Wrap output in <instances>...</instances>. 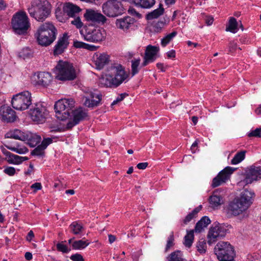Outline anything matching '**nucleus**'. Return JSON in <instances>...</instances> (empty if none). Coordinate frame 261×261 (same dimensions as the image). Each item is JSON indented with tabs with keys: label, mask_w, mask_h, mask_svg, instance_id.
I'll use <instances>...</instances> for the list:
<instances>
[{
	"label": "nucleus",
	"mask_w": 261,
	"mask_h": 261,
	"mask_svg": "<svg viewBox=\"0 0 261 261\" xmlns=\"http://www.w3.org/2000/svg\"><path fill=\"white\" fill-rule=\"evenodd\" d=\"M74 107V101L72 99L59 100L54 106L56 116L58 119L63 121L70 117L66 124L67 129L72 128L87 116L86 112L81 108L72 110Z\"/></svg>",
	"instance_id": "obj_1"
},
{
	"label": "nucleus",
	"mask_w": 261,
	"mask_h": 261,
	"mask_svg": "<svg viewBox=\"0 0 261 261\" xmlns=\"http://www.w3.org/2000/svg\"><path fill=\"white\" fill-rule=\"evenodd\" d=\"M128 77L129 73L125 71L121 65L114 64L109 68L108 73L102 80L106 87L116 88L123 82L128 81Z\"/></svg>",
	"instance_id": "obj_2"
},
{
	"label": "nucleus",
	"mask_w": 261,
	"mask_h": 261,
	"mask_svg": "<svg viewBox=\"0 0 261 261\" xmlns=\"http://www.w3.org/2000/svg\"><path fill=\"white\" fill-rule=\"evenodd\" d=\"M57 30L50 22L41 24L35 34V37L38 44L43 46L50 45L56 39Z\"/></svg>",
	"instance_id": "obj_3"
},
{
	"label": "nucleus",
	"mask_w": 261,
	"mask_h": 261,
	"mask_svg": "<svg viewBox=\"0 0 261 261\" xmlns=\"http://www.w3.org/2000/svg\"><path fill=\"white\" fill-rule=\"evenodd\" d=\"M31 16L38 21H43L49 15L50 11L48 2L44 0H33L28 8Z\"/></svg>",
	"instance_id": "obj_4"
},
{
	"label": "nucleus",
	"mask_w": 261,
	"mask_h": 261,
	"mask_svg": "<svg viewBox=\"0 0 261 261\" xmlns=\"http://www.w3.org/2000/svg\"><path fill=\"white\" fill-rule=\"evenodd\" d=\"M12 29L18 35H25L30 27V23L27 14L23 11L16 13L11 20Z\"/></svg>",
	"instance_id": "obj_5"
},
{
	"label": "nucleus",
	"mask_w": 261,
	"mask_h": 261,
	"mask_svg": "<svg viewBox=\"0 0 261 261\" xmlns=\"http://www.w3.org/2000/svg\"><path fill=\"white\" fill-rule=\"evenodd\" d=\"M56 77L60 81H72L76 77L74 68L68 62L60 61L56 66Z\"/></svg>",
	"instance_id": "obj_6"
},
{
	"label": "nucleus",
	"mask_w": 261,
	"mask_h": 261,
	"mask_svg": "<svg viewBox=\"0 0 261 261\" xmlns=\"http://www.w3.org/2000/svg\"><path fill=\"white\" fill-rule=\"evenodd\" d=\"M215 254L219 261H233L235 256L233 248L228 242H220L215 247Z\"/></svg>",
	"instance_id": "obj_7"
},
{
	"label": "nucleus",
	"mask_w": 261,
	"mask_h": 261,
	"mask_svg": "<svg viewBox=\"0 0 261 261\" xmlns=\"http://www.w3.org/2000/svg\"><path fill=\"white\" fill-rule=\"evenodd\" d=\"M102 12L109 17H115L124 13V9L121 2L109 0L102 6Z\"/></svg>",
	"instance_id": "obj_8"
},
{
	"label": "nucleus",
	"mask_w": 261,
	"mask_h": 261,
	"mask_svg": "<svg viewBox=\"0 0 261 261\" xmlns=\"http://www.w3.org/2000/svg\"><path fill=\"white\" fill-rule=\"evenodd\" d=\"M11 103L15 109L25 110L32 103L31 94L28 91L19 93L13 96Z\"/></svg>",
	"instance_id": "obj_9"
},
{
	"label": "nucleus",
	"mask_w": 261,
	"mask_h": 261,
	"mask_svg": "<svg viewBox=\"0 0 261 261\" xmlns=\"http://www.w3.org/2000/svg\"><path fill=\"white\" fill-rule=\"evenodd\" d=\"M226 233V229L221 224L213 225L209 229L207 234V243L211 245L217 240L225 237Z\"/></svg>",
	"instance_id": "obj_10"
},
{
	"label": "nucleus",
	"mask_w": 261,
	"mask_h": 261,
	"mask_svg": "<svg viewBox=\"0 0 261 261\" xmlns=\"http://www.w3.org/2000/svg\"><path fill=\"white\" fill-rule=\"evenodd\" d=\"M101 100V95L98 91L87 89L83 96L84 105L88 108L97 106Z\"/></svg>",
	"instance_id": "obj_11"
},
{
	"label": "nucleus",
	"mask_w": 261,
	"mask_h": 261,
	"mask_svg": "<svg viewBox=\"0 0 261 261\" xmlns=\"http://www.w3.org/2000/svg\"><path fill=\"white\" fill-rule=\"evenodd\" d=\"M48 114V111L42 103H36L34 108L30 110L31 119L37 123L44 122Z\"/></svg>",
	"instance_id": "obj_12"
},
{
	"label": "nucleus",
	"mask_w": 261,
	"mask_h": 261,
	"mask_svg": "<svg viewBox=\"0 0 261 261\" xmlns=\"http://www.w3.org/2000/svg\"><path fill=\"white\" fill-rule=\"evenodd\" d=\"M245 178L240 182L243 185L251 184L261 178V166H251L248 168L245 173Z\"/></svg>",
	"instance_id": "obj_13"
},
{
	"label": "nucleus",
	"mask_w": 261,
	"mask_h": 261,
	"mask_svg": "<svg viewBox=\"0 0 261 261\" xmlns=\"http://www.w3.org/2000/svg\"><path fill=\"white\" fill-rule=\"evenodd\" d=\"M233 170L230 167H226L221 171L218 174L214 177L212 183V187H217L226 182L229 178L230 175L233 173Z\"/></svg>",
	"instance_id": "obj_14"
},
{
	"label": "nucleus",
	"mask_w": 261,
	"mask_h": 261,
	"mask_svg": "<svg viewBox=\"0 0 261 261\" xmlns=\"http://www.w3.org/2000/svg\"><path fill=\"white\" fill-rule=\"evenodd\" d=\"M106 32L103 29H95L89 31L84 36V39L90 42H99L106 37Z\"/></svg>",
	"instance_id": "obj_15"
},
{
	"label": "nucleus",
	"mask_w": 261,
	"mask_h": 261,
	"mask_svg": "<svg viewBox=\"0 0 261 261\" xmlns=\"http://www.w3.org/2000/svg\"><path fill=\"white\" fill-rule=\"evenodd\" d=\"M135 22L134 18L126 16L116 19L114 24L116 29L126 32L134 25Z\"/></svg>",
	"instance_id": "obj_16"
},
{
	"label": "nucleus",
	"mask_w": 261,
	"mask_h": 261,
	"mask_svg": "<svg viewBox=\"0 0 261 261\" xmlns=\"http://www.w3.org/2000/svg\"><path fill=\"white\" fill-rule=\"evenodd\" d=\"M84 16L88 21L102 24H104L107 20L103 15L92 9L86 10Z\"/></svg>",
	"instance_id": "obj_17"
},
{
	"label": "nucleus",
	"mask_w": 261,
	"mask_h": 261,
	"mask_svg": "<svg viewBox=\"0 0 261 261\" xmlns=\"http://www.w3.org/2000/svg\"><path fill=\"white\" fill-rule=\"evenodd\" d=\"M223 193V190L221 189H217L213 192L208 199L211 207L214 209L218 208L224 203Z\"/></svg>",
	"instance_id": "obj_18"
},
{
	"label": "nucleus",
	"mask_w": 261,
	"mask_h": 261,
	"mask_svg": "<svg viewBox=\"0 0 261 261\" xmlns=\"http://www.w3.org/2000/svg\"><path fill=\"white\" fill-rule=\"evenodd\" d=\"M93 62L97 69H102L110 61L109 56L105 53H95L92 57Z\"/></svg>",
	"instance_id": "obj_19"
},
{
	"label": "nucleus",
	"mask_w": 261,
	"mask_h": 261,
	"mask_svg": "<svg viewBox=\"0 0 261 261\" xmlns=\"http://www.w3.org/2000/svg\"><path fill=\"white\" fill-rule=\"evenodd\" d=\"M247 208V206L241 202L238 198H235L229 204L228 206L229 211L234 216L239 215Z\"/></svg>",
	"instance_id": "obj_20"
},
{
	"label": "nucleus",
	"mask_w": 261,
	"mask_h": 261,
	"mask_svg": "<svg viewBox=\"0 0 261 261\" xmlns=\"http://www.w3.org/2000/svg\"><path fill=\"white\" fill-rule=\"evenodd\" d=\"M0 118L4 121L12 122L16 120V116L14 110L4 106L0 108Z\"/></svg>",
	"instance_id": "obj_21"
},
{
	"label": "nucleus",
	"mask_w": 261,
	"mask_h": 261,
	"mask_svg": "<svg viewBox=\"0 0 261 261\" xmlns=\"http://www.w3.org/2000/svg\"><path fill=\"white\" fill-rule=\"evenodd\" d=\"M69 45L68 37L67 34H64L58 38V41L54 47V54L59 55L62 54Z\"/></svg>",
	"instance_id": "obj_22"
},
{
	"label": "nucleus",
	"mask_w": 261,
	"mask_h": 261,
	"mask_svg": "<svg viewBox=\"0 0 261 261\" xmlns=\"http://www.w3.org/2000/svg\"><path fill=\"white\" fill-rule=\"evenodd\" d=\"M64 13L69 17H74L79 16L82 11V9L76 5L71 3H66L63 6Z\"/></svg>",
	"instance_id": "obj_23"
},
{
	"label": "nucleus",
	"mask_w": 261,
	"mask_h": 261,
	"mask_svg": "<svg viewBox=\"0 0 261 261\" xmlns=\"http://www.w3.org/2000/svg\"><path fill=\"white\" fill-rule=\"evenodd\" d=\"M52 139L50 138L44 139L41 144L35 148L31 152L32 155L42 157L44 155V150L48 145L52 143Z\"/></svg>",
	"instance_id": "obj_24"
},
{
	"label": "nucleus",
	"mask_w": 261,
	"mask_h": 261,
	"mask_svg": "<svg viewBox=\"0 0 261 261\" xmlns=\"http://www.w3.org/2000/svg\"><path fill=\"white\" fill-rule=\"evenodd\" d=\"M254 195V193L248 190H244L240 196V198H237L240 201L243 203L247 206V207L249 206L252 203L253 197Z\"/></svg>",
	"instance_id": "obj_25"
},
{
	"label": "nucleus",
	"mask_w": 261,
	"mask_h": 261,
	"mask_svg": "<svg viewBox=\"0 0 261 261\" xmlns=\"http://www.w3.org/2000/svg\"><path fill=\"white\" fill-rule=\"evenodd\" d=\"M24 137L23 141H27L28 144L32 147L40 143L41 140L39 135L29 132H25Z\"/></svg>",
	"instance_id": "obj_26"
},
{
	"label": "nucleus",
	"mask_w": 261,
	"mask_h": 261,
	"mask_svg": "<svg viewBox=\"0 0 261 261\" xmlns=\"http://www.w3.org/2000/svg\"><path fill=\"white\" fill-rule=\"evenodd\" d=\"M52 76L47 72H40L37 75V83L39 85L46 86L52 81Z\"/></svg>",
	"instance_id": "obj_27"
},
{
	"label": "nucleus",
	"mask_w": 261,
	"mask_h": 261,
	"mask_svg": "<svg viewBox=\"0 0 261 261\" xmlns=\"http://www.w3.org/2000/svg\"><path fill=\"white\" fill-rule=\"evenodd\" d=\"M6 147L8 149L19 154H25L29 151L23 144L18 142H16L14 144H8Z\"/></svg>",
	"instance_id": "obj_28"
},
{
	"label": "nucleus",
	"mask_w": 261,
	"mask_h": 261,
	"mask_svg": "<svg viewBox=\"0 0 261 261\" xmlns=\"http://www.w3.org/2000/svg\"><path fill=\"white\" fill-rule=\"evenodd\" d=\"M159 50L160 48L158 46L148 45L145 50V56L147 57L148 59H150L151 62H153L156 59Z\"/></svg>",
	"instance_id": "obj_29"
},
{
	"label": "nucleus",
	"mask_w": 261,
	"mask_h": 261,
	"mask_svg": "<svg viewBox=\"0 0 261 261\" xmlns=\"http://www.w3.org/2000/svg\"><path fill=\"white\" fill-rule=\"evenodd\" d=\"M136 6L144 9H149L155 4V0H127Z\"/></svg>",
	"instance_id": "obj_30"
},
{
	"label": "nucleus",
	"mask_w": 261,
	"mask_h": 261,
	"mask_svg": "<svg viewBox=\"0 0 261 261\" xmlns=\"http://www.w3.org/2000/svg\"><path fill=\"white\" fill-rule=\"evenodd\" d=\"M25 132H23L19 129H15L7 132L5 135V138H13L23 141L25 138Z\"/></svg>",
	"instance_id": "obj_31"
},
{
	"label": "nucleus",
	"mask_w": 261,
	"mask_h": 261,
	"mask_svg": "<svg viewBox=\"0 0 261 261\" xmlns=\"http://www.w3.org/2000/svg\"><path fill=\"white\" fill-rule=\"evenodd\" d=\"M211 223V220L208 217H203L196 224L194 231L196 232H200L203 229Z\"/></svg>",
	"instance_id": "obj_32"
},
{
	"label": "nucleus",
	"mask_w": 261,
	"mask_h": 261,
	"mask_svg": "<svg viewBox=\"0 0 261 261\" xmlns=\"http://www.w3.org/2000/svg\"><path fill=\"white\" fill-rule=\"evenodd\" d=\"M5 154L6 159L9 164L18 165L23 162L22 156L14 154L9 151H6Z\"/></svg>",
	"instance_id": "obj_33"
},
{
	"label": "nucleus",
	"mask_w": 261,
	"mask_h": 261,
	"mask_svg": "<svg viewBox=\"0 0 261 261\" xmlns=\"http://www.w3.org/2000/svg\"><path fill=\"white\" fill-rule=\"evenodd\" d=\"M164 11V9L162 7V5L160 4V6L158 9L154 10L146 15V18L147 20H151L153 19L157 18L163 14Z\"/></svg>",
	"instance_id": "obj_34"
},
{
	"label": "nucleus",
	"mask_w": 261,
	"mask_h": 261,
	"mask_svg": "<svg viewBox=\"0 0 261 261\" xmlns=\"http://www.w3.org/2000/svg\"><path fill=\"white\" fill-rule=\"evenodd\" d=\"M239 23L236 18L231 17L229 18L228 24L226 28V31L230 32L232 33H236L238 31Z\"/></svg>",
	"instance_id": "obj_35"
},
{
	"label": "nucleus",
	"mask_w": 261,
	"mask_h": 261,
	"mask_svg": "<svg viewBox=\"0 0 261 261\" xmlns=\"http://www.w3.org/2000/svg\"><path fill=\"white\" fill-rule=\"evenodd\" d=\"M167 261H186V260L183 258L181 252L176 250L172 252L167 257Z\"/></svg>",
	"instance_id": "obj_36"
},
{
	"label": "nucleus",
	"mask_w": 261,
	"mask_h": 261,
	"mask_svg": "<svg viewBox=\"0 0 261 261\" xmlns=\"http://www.w3.org/2000/svg\"><path fill=\"white\" fill-rule=\"evenodd\" d=\"M90 244L88 240H80L75 241L72 243V247L73 249L80 250L85 248Z\"/></svg>",
	"instance_id": "obj_37"
},
{
	"label": "nucleus",
	"mask_w": 261,
	"mask_h": 261,
	"mask_svg": "<svg viewBox=\"0 0 261 261\" xmlns=\"http://www.w3.org/2000/svg\"><path fill=\"white\" fill-rule=\"evenodd\" d=\"M246 151H241L238 152L231 161L232 165H236L242 162L245 157Z\"/></svg>",
	"instance_id": "obj_38"
},
{
	"label": "nucleus",
	"mask_w": 261,
	"mask_h": 261,
	"mask_svg": "<svg viewBox=\"0 0 261 261\" xmlns=\"http://www.w3.org/2000/svg\"><path fill=\"white\" fill-rule=\"evenodd\" d=\"M202 206L199 205L196 207L191 213L189 214L184 220V223L187 224L193 218H194L197 213L201 210Z\"/></svg>",
	"instance_id": "obj_39"
},
{
	"label": "nucleus",
	"mask_w": 261,
	"mask_h": 261,
	"mask_svg": "<svg viewBox=\"0 0 261 261\" xmlns=\"http://www.w3.org/2000/svg\"><path fill=\"white\" fill-rule=\"evenodd\" d=\"M177 35V32L174 31L169 34H167L161 40V45L162 46L165 47Z\"/></svg>",
	"instance_id": "obj_40"
},
{
	"label": "nucleus",
	"mask_w": 261,
	"mask_h": 261,
	"mask_svg": "<svg viewBox=\"0 0 261 261\" xmlns=\"http://www.w3.org/2000/svg\"><path fill=\"white\" fill-rule=\"evenodd\" d=\"M70 228L72 233L74 234H80L83 229V226L77 222H72L70 225Z\"/></svg>",
	"instance_id": "obj_41"
},
{
	"label": "nucleus",
	"mask_w": 261,
	"mask_h": 261,
	"mask_svg": "<svg viewBox=\"0 0 261 261\" xmlns=\"http://www.w3.org/2000/svg\"><path fill=\"white\" fill-rule=\"evenodd\" d=\"M193 239L194 230H191L188 232L187 235L185 237V245L189 248L190 247L193 243Z\"/></svg>",
	"instance_id": "obj_42"
},
{
	"label": "nucleus",
	"mask_w": 261,
	"mask_h": 261,
	"mask_svg": "<svg viewBox=\"0 0 261 261\" xmlns=\"http://www.w3.org/2000/svg\"><path fill=\"white\" fill-rule=\"evenodd\" d=\"M140 63V59H135L132 61V74L134 76L139 72V66Z\"/></svg>",
	"instance_id": "obj_43"
},
{
	"label": "nucleus",
	"mask_w": 261,
	"mask_h": 261,
	"mask_svg": "<svg viewBox=\"0 0 261 261\" xmlns=\"http://www.w3.org/2000/svg\"><path fill=\"white\" fill-rule=\"evenodd\" d=\"M31 56L32 51L29 47L23 48L19 53V56L23 59L29 58Z\"/></svg>",
	"instance_id": "obj_44"
},
{
	"label": "nucleus",
	"mask_w": 261,
	"mask_h": 261,
	"mask_svg": "<svg viewBox=\"0 0 261 261\" xmlns=\"http://www.w3.org/2000/svg\"><path fill=\"white\" fill-rule=\"evenodd\" d=\"M174 233H173V232L172 231L170 233V234L167 239V244H166L165 249V251L166 252L168 251V250L170 249V248L174 245Z\"/></svg>",
	"instance_id": "obj_45"
},
{
	"label": "nucleus",
	"mask_w": 261,
	"mask_h": 261,
	"mask_svg": "<svg viewBox=\"0 0 261 261\" xmlns=\"http://www.w3.org/2000/svg\"><path fill=\"white\" fill-rule=\"evenodd\" d=\"M66 13L64 12L63 10L58 7L56 9L55 14L57 18L61 22L64 20V16Z\"/></svg>",
	"instance_id": "obj_46"
},
{
	"label": "nucleus",
	"mask_w": 261,
	"mask_h": 261,
	"mask_svg": "<svg viewBox=\"0 0 261 261\" xmlns=\"http://www.w3.org/2000/svg\"><path fill=\"white\" fill-rule=\"evenodd\" d=\"M73 20L71 21V23L77 29H81L83 26L84 24L81 21L80 17L79 16L73 17Z\"/></svg>",
	"instance_id": "obj_47"
},
{
	"label": "nucleus",
	"mask_w": 261,
	"mask_h": 261,
	"mask_svg": "<svg viewBox=\"0 0 261 261\" xmlns=\"http://www.w3.org/2000/svg\"><path fill=\"white\" fill-rule=\"evenodd\" d=\"M57 248L58 251L63 253H68L70 251V249L64 245L63 242L58 243L57 244Z\"/></svg>",
	"instance_id": "obj_48"
},
{
	"label": "nucleus",
	"mask_w": 261,
	"mask_h": 261,
	"mask_svg": "<svg viewBox=\"0 0 261 261\" xmlns=\"http://www.w3.org/2000/svg\"><path fill=\"white\" fill-rule=\"evenodd\" d=\"M249 137H261V128H257L251 131L248 135Z\"/></svg>",
	"instance_id": "obj_49"
},
{
	"label": "nucleus",
	"mask_w": 261,
	"mask_h": 261,
	"mask_svg": "<svg viewBox=\"0 0 261 261\" xmlns=\"http://www.w3.org/2000/svg\"><path fill=\"white\" fill-rule=\"evenodd\" d=\"M4 172L9 176H13L15 174L16 170L12 167H7L5 168Z\"/></svg>",
	"instance_id": "obj_50"
},
{
	"label": "nucleus",
	"mask_w": 261,
	"mask_h": 261,
	"mask_svg": "<svg viewBox=\"0 0 261 261\" xmlns=\"http://www.w3.org/2000/svg\"><path fill=\"white\" fill-rule=\"evenodd\" d=\"M229 52L230 53H234L238 48V45L234 41H231L229 43Z\"/></svg>",
	"instance_id": "obj_51"
},
{
	"label": "nucleus",
	"mask_w": 261,
	"mask_h": 261,
	"mask_svg": "<svg viewBox=\"0 0 261 261\" xmlns=\"http://www.w3.org/2000/svg\"><path fill=\"white\" fill-rule=\"evenodd\" d=\"M127 95V94L125 93H121V94L119 95L116 99L112 103V105L113 106L116 105L118 102L123 100Z\"/></svg>",
	"instance_id": "obj_52"
},
{
	"label": "nucleus",
	"mask_w": 261,
	"mask_h": 261,
	"mask_svg": "<svg viewBox=\"0 0 261 261\" xmlns=\"http://www.w3.org/2000/svg\"><path fill=\"white\" fill-rule=\"evenodd\" d=\"M87 45V44L82 42L78 41H74V43H73V46L76 48H85V47H86Z\"/></svg>",
	"instance_id": "obj_53"
},
{
	"label": "nucleus",
	"mask_w": 261,
	"mask_h": 261,
	"mask_svg": "<svg viewBox=\"0 0 261 261\" xmlns=\"http://www.w3.org/2000/svg\"><path fill=\"white\" fill-rule=\"evenodd\" d=\"M70 259L73 261H84L83 256L79 254H75L71 255Z\"/></svg>",
	"instance_id": "obj_54"
},
{
	"label": "nucleus",
	"mask_w": 261,
	"mask_h": 261,
	"mask_svg": "<svg viewBox=\"0 0 261 261\" xmlns=\"http://www.w3.org/2000/svg\"><path fill=\"white\" fill-rule=\"evenodd\" d=\"M205 243H203V242H199V243L197 246V250L201 253H204L205 251Z\"/></svg>",
	"instance_id": "obj_55"
},
{
	"label": "nucleus",
	"mask_w": 261,
	"mask_h": 261,
	"mask_svg": "<svg viewBox=\"0 0 261 261\" xmlns=\"http://www.w3.org/2000/svg\"><path fill=\"white\" fill-rule=\"evenodd\" d=\"M31 188L34 189L35 192L41 190L42 188L41 184L39 182H36L31 186Z\"/></svg>",
	"instance_id": "obj_56"
},
{
	"label": "nucleus",
	"mask_w": 261,
	"mask_h": 261,
	"mask_svg": "<svg viewBox=\"0 0 261 261\" xmlns=\"http://www.w3.org/2000/svg\"><path fill=\"white\" fill-rule=\"evenodd\" d=\"M148 164L147 162L140 163L137 164V167L139 169L144 170L147 167Z\"/></svg>",
	"instance_id": "obj_57"
},
{
	"label": "nucleus",
	"mask_w": 261,
	"mask_h": 261,
	"mask_svg": "<svg viewBox=\"0 0 261 261\" xmlns=\"http://www.w3.org/2000/svg\"><path fill=\"white\" fill-rule=\"evenodd\" d=\"M205 21L207 25H211L213 23L214 18L211 16H207L205 19Z\"/></svg>",
	"instance_id": "obj_58"
},
{
	"label": "nucleus",
	"mask_w": 261,
	"mask_h": 261,
	"mask_svg": "<svg viewBox=\"0 0 261 261\" xmlns=\"http://www.w3.org/2000/svg\"><path fill=\"white\" fill-rule=\"evenodd\" d=\"M156 67L159 69H160L161 71L165 72L167 66H164V64L161 63H158L156 64Z\"/></svg>",
	"instance_id": "obj_59"
},
{
	"label": "nucleus",
	"mask_w": 261,
	"mask_h": 261,
	"mask_svg": "<svg viewBox=\"0 0 261 261\" xmlns=\"http://www.w3.org/2000/svg\"><path fill=\"white\" fill-rule=\"evenodd\" d=\"M34 237V234L33 231L32 230H30L28 233V235L27 237V240L28 241L30 242Z\"/></svg>",
	"instance_id": "obj_60"
},
{
	"label": "nucleus",
	"mask_w": 261,
	"mask_h": 261,
	"mask_svg": "<svg viewBox=\"0 0 261 261\" xmlns=\"http://www.w3.org/2000/svg\"><path fill=\"white\" fill-rule=\"evenodd\" d=\"M167 55L168 58H173L175 57V51L174 50L169 51L167 53Z\"/></svg>",
	"instance_id": "obj_61"
},
{
	"label": "nucleus",
	"mask_w": 261,
	"mask_h": 261,
	"mask_svg": "<svg viewBox=\"0 0 261 261\" xmlns=\"http://www.w3.org/2000/svg\"><path fill=\"white\" fill-rule=\"evenodd\" d=\"M109 238V242L110 244H112L113 242H114L116 241V237L112 234H109L108 235Z\"/></svg>",
	"instance_id": "obj_62"
},
{
	"label": "nucleus",
	"mask_w": 261,
	"mask_h": 261,
	"mask_svg": "<svg viewBox=\"0 0 261 261\" xmlns=\"http://www.w3.org/2000/svg\"><path fill=\"white\" fill-rule=\"evenodd\" d=\"M144 61L142 63V66H146L149 63L151 62L150 59H148V58L146 56L144 57Z\"/></svg>",
	"instance_id": "obj_63"
},
{
	"label": "nucleus",
	"mask_w": 261,
	"mask_h": 261,
	"mask_svg": "<svg viewBox=\"0 0 261 261\" xmlns=\"http://www.w3.org/2000/svg\"><path fill=\"white\" fill-rule=\"evenodd\" d=\"M24 256L25 259L28 260L32 259L33 257L32 253L29 252H26L25 253Z\"/></svg>",
	"instance_id": "obj_64"
}]
</instances>
